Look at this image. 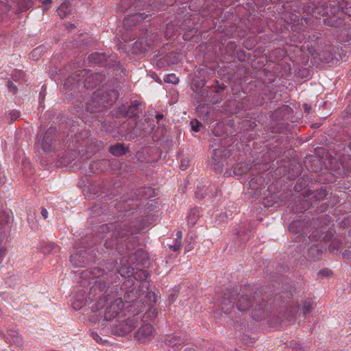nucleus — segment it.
Here are the masks:
<instances>
[{
	"label": "nucleus",
	"instance_id": "obj_1",
	"mask_svg": "<svg viewBox=\"0 0 351 351\" xmlns=\"http://www.w3.org/2000/svg\"><path fill=\"white\" fill-rule=\"evenodd\" d=\"M102 81V76L98 73H93L90 70L83 69L69 76L64 83L65 89H79L81 85L86 89H92L99 84Z\"/></svg>",
	"mask_w": 351,
	"mask_h": 351
},
{
	"label": "nucleus",
	"instance_id": "obj_2",
	"mask_svg": "<svg viewBox=\"0 0 351 351\" xmlns=\"http://www.w3.org/2000/svg\"><path fill=\"white\" fill-rule=\"evenodd\" d=\"M108 288L109 285L106 281L102 280H96L90 288L88 292L89 300L92 302L95 301L100 304L103 298H106V293Z\"/></svg>",
	"mask_w": 351,
	"mask_h": 351
},
{
	"label": "nucleus",
	"instance_id": "obj_3",
	"mask_svg": "<svg viewBox=\"0 0 351 351\" xmlns=\"http://www.w3.org/2000/svg\"><path fill=\"white\" fill-rule=\"evenodd\" d=\"M258 299V301L262 300L257 292L242 293L239 294L236 305L240 311H245L253 307Z\"/></svg>",
	"mask_w": 351,
	"mask_h": 351
},
{
	"label": "nucleus",
	"instance_id": "obj_4",
	"mask_svg": "<svg viewBox=\"0 0 351 351\" xmlns=\"http://www.w3.org/2000/svg\"><path fill=\"white\" fill-rule=\"evenodd\" d=\"M57 137V130L55 128L50 127L40 138V147L45 153L54 152Z\"/></svg>",
	"mask_w": 351,
	"mask_h": 351
},
{
	"label": "nucleus",
	"instance_id": "obj_5",
	"mask_svg": "<svg viewBox=\"0 0 351 351\" xmlns=\"http://www.w3.org/2000/svg\"><path fill=\"white\" fill-rule=\"evenodd\" d=\"M137 320L135 316L119 322L114 325L112 332L115 335L123 336L130 332L136 326Z\"/></svg>",
	"mask_w": 351,
	"mask_h": 351
},
{
	"label": "nucleus",
	"instance_id": "obj_6",
	"mask_svg": "<svg viewBox=\"0 0 351 351\" xmlns=\"http://www.w3.org/2000/svg\"><path fill=\"white\" fill-rule=\"evenodd\" d=\"M155 329L150 324L142 325L134 333V339L140 343H145L154 337Z\"/></svg>",
	"mask_w": 351,
	"mask_h": 351
},
{
	"label": "nucleus",
	"instance_id": "obj_7",
	"mask_svg": "<svg viewBox=\"0 0 351 351\" xmlns=\"http://www.w3.org/2000/svg\"><path fill=\"white\" fill-rule=\"evenodd\" d=\"M143 295V293L141 290L134 287L131 290L126 291L124 294L123 298L126 303H131L134 305H137L138 307H140L137 311L138 313L143 308L142 302L143 299L141 298Z\"/></svg>",
	"mask_w": 351,
	"mask_h": 351
},
{
	"label": "nucleus",
	"instance_id": "obj_8",
	"mask_svg": "<svg viewBox=\"0 0 351 351\" xmlns=\"http://www.w3.org/2000/svg\"><path fill=\"white\" fill-rule=\"evenodd\" d=\"M104 143L101 141H95L91 142L86 149H82L79 152V155L80 156L79 160L82 162V160L91 157L97 152L102 149Z\"/></svg>",
	"mask_w": 351,
	"mask_h": 351
},
{
	"label": "nucleus",
	"instance_id": "obj_9",
	"mask_svg": "<svg viewBox=\"0 0 351 351\" xmlns=\"http://www.w3.org/2000/svg\"><path fill=\"white\" fill-rule=\"evenodd\" d=\"M99 93H95L92 97V102L88 104L86 110L87 112L93 114L99 112H102L106 108L104 105V100L103 98H99Z\"/></svg>",
	"mask_w": 351,
	"mask_h": 351
},
{
	"label": "nucleus",
	"instance_id": "obj_10",
	"mask_svg": "<svg viewBox=\"0 0 351 351\" xmlns=\"http://www.w3.org/2000/svg\"><path fill=\"white\" fill-rule=\"evenodd\" d=\"M136 229L127 223L114 225L113 235L116 237L123 238L135 233Z\"/></svg>",
	"mask_w": 351,
	"mask_h": 351
},
{
	"label": "nucleus",
	"instance_id": "obj_11",
	"mask_svg": "<svg viewBox=\"0 0 351 351\" xmlns=\"http://www.w3.org/2000/svg\"><path fill=\"white\" fill-rule=\"evenodd\" d=\"M234 297L232 292L228 291L224 293L220 306L221 311L226 313L229 314L234 307Z\"/></svg>",
	"mask_w": 351,
	"mask_h": 351
},
{
	"label": "nucleus",
	"instance_id": "obj_12",
	"mask_svg": "<svg viewBox=\"0 0 351 351\" xmlns=\"http://www.w3.org/2000/svg\"><path fill=\"white\" fill-rule=\"evenodd\" d=\"M265 308V302L263 299L259 301H256L254 304V308L252 312V317L257 321L264 319L267 314Z\"/></svg>",
	"mask_w": 351,
	"mask_h": 351
},
{
	"label": "nucleus",
	"instance_id": "obj_13",
	"mask_svg": "<svg viewBox=\"0 0 351 351\" xmlns=\"http://www.w3.org/2000/svg\"><path fill=\"white\" fill-rule=\"evenodd\" d=\"M145 13H136L130 16L125 17L123 20V26L126 28L130 27L132 25H136L137 23L144 21L147 17Z\"/></svg>",
	"mask_w": 351,
	"mask_h": 351
},
{
	"label": "nucleus",
	"instance_id": "obj_14",
	"mask_svg": "<svg viewBox=\"0 0 351 351\" xmlns=\"http://www.w3.org/2000/svg\"><path fill=\"white\" fill-rule=\"evenodd\" d=\"M331 221L328 215H323L317 217H313L308 222V225L314 228L328 226Z\"/></svg>",
	"mask_w": 351,
	"mask_h": 351
},
{
	"label": "nucleus",
	"instance_id": "obj_15",
	"mask_svg": "<svg viewBox=\"0 0 351 351\" xmlns=\"http://www.w3.org/2000/svg\"><path fill=\"white\" fill-rule=\"evenodd\" d=\"M221 155V151L220 149H215L213 153V168L215 170V173L219 174L223 172V162L222 158L219 157Z\"/></svg>",
	"mask_w": 351,
	"mask_h": 351
},
{
	"label": "nucleus",
	"instance_id": "obj_16",
	"mask_svg": "<svg viewBox=\"0 0 351 351\" xmlns=\"http://www.w3.org/2000/svg\"><path fill=\"white\" fill-rule=\"evenodd\" d=\"M307 225H308V221H306V219L295 220L289 224V230L293 234H297L302 230Z\"/></svg>",
	"mask_w": 351,
	"mask_h": 351
},
{
	"label": "nucleus",
	"instance_id": "obj_17",
	"mask_svg": "<svg viewBox=\"0 0 351 351\" xmlns=\"http://www.w3.org/2000/svg\"><path fill=\"white\" fill-rule=\"evenodd\" d=\"M110 152L115 156H121L128 152V149L123 144L117 143L116 145L110 146Z\"/></svg>",
	"mask_w": 351,
	"mask_h": 351
},
{
	"label": "nucleus",
	"instance_id": "obj_18",
	"mask_svg": "<svg viewBox=\"0 0 351 351\" xmlns=\"http://www.w3.org/2000/svg\"><path fill=\"white\" fill-rule=\"evenodd\" d=\"M85 251H80L79 253L72 254L70 257L71 261L77 267H82V264L85 263Z\"/></svg>",
	"mask_w": 351,
	"mask_h": 351
},
{
	"label": "nucleus",
	"instance_id": "obj_19",
	"mask_svg": "<svg viewBox=\"0 0 351 351\" xmlns=\"http://www.w3.org/2000/svg\"><path fill=\"white\" fill-rule=\"evenodd\" d=\"M305 194L307 196L314 194L312 198L315 199L316 201H319L324 199L328 195V192L326 189L322 188L319 190H316L315 192H313L310 189H307L305 191Z\"/></svg>",
	"mask_w": 351,
	"mask_h": 351
},
{
	"label": "nucleus",
	"instance_id": "obj_20",
	"mask_svg": "<svg viewBox=\"0 0 351 351\" xmlns=\"http://www.w3.org/2000/svg\"><path fill=\"white\" fill-rule=\"evenodd\" d=\"M71 3L68 0H64L57 9V13L61 19L66 16L70 12Z\"/></svg>",
	"mask_w": 351,
	"mask_h": 351
},
{
	"label": "nucleus",
	"instance_id": "obj_21",
	"mask_svg": "<svg viewBox=\"0 0 351 351\" xmlns=\"http://www.w3.org/2000/svg\"><path fill=\"white\" fill-rule=\"evenodd\" d=\"M88 60L95 64H101L106 61V56L103 53H94L88 56Z\"/></svg>",
	"mask_w": 351,
	"mask_h": 351
},
{
	"label": "nucleus",
	"instance_id": "obj_22",
	"mask_svg": "<svg viewBox=\"0 0 351 351\" xmlns=\"http://www.w3.org/2000/svg\"><path fill=\"white\" fill-rule=\"evenodd\" d=\"M251 167L249 166L246 162H241L237 165L234 171L235 176H244L247 173V170L250 169Z\"/></svg>",
	"mask_w": 351,
	"mask_h": 351
},
{
	"label": "nucleus",
	"instance_id": "obj_23",
	"mask_svg": "<svg viewBox=\"0 0 351 351\" xmlns=\"http://www.w3.org/2000/svg\"><path fill=\"white\" fill-rule=\"evenodd\" d=\"M132 276L136 280L144 281L148 278L149 274L147 271L140 269L138 271H136V272L133 271Z\"/></svg>",
	"mask_w": 351,
	"mask_h": 351
},
{
	"label": "nucleus",
	"instance_id": "obj_24",
	"mask_svg": "<svg viewBox=\"0 0 351 351\" xmlns=\"http://www.w3.org/2000/svg\"><path fill=\"white\" fill-rule=\"evenodd\" d=\"M110 306H111V308L113 310V313L116 311L119 313L123 309L124 303L121 298H117Z\"/></svg>",
	"mask_w": 351,
	"mask_h": 351
},
{
	"label": "nucleus",
	"instance_id": "obj_25",
	"mask_svg": "<svg viewBox=\"0 0 351 351\" xmlns=\"http://www.w3.org/2000/svg\"><path fill=\"white\" fill-rule=\"evenodd\" d=\"M339 6L346 14L351 16V0H342Z\"/></svg>",
	"mask_w": 351,
	"mask_h": 351
},
{
	"label": "nucleus",
	"instance_id": "obj_26",
	"mask_svg": "<svg viewBox=\"0 0 351 351\" xmlns=\"http://www.w3.org/2000/svg\"><path fill=\"white\" fill-rule=\"evenodd\" d=\"M308 177H300L295 186V189L298 191H302L308 185Z\"/></svg>",
	"mask_w": 351,
	"mask_h": 351
},
{
	"label": "nucleus",
	"instance_id": "obj_27",
	"mask_svg": "<svg viewBox=\"0 0 351 351\" xmlns=\"http://www.w3.org/2000/svg\"><path fill=\"white\" fill-rule=\"evenodd\" d=\"M263 177H253L249 182V186L252 189H258V185H261L263 182Z\"/></svg>",
	"mask_w": 351,
	"mask_h": 351
},
{
	"label": "nucleus",
	"instance_id": "obj_28",
	"mask_svg": "<svg viewBox=\"0 0 351 351\" xmlns=\"http://www.w3.org/2000/svg\"><path fill=\"white\" fill-rule=\"evenodd\" d=\"M119 313L117 311L113 313V310L111 308V306H109L105 311L104 318L106 321H110L116 317Z\"/></svg>",
	"mask_w": 351,
	"mask_h": 351
},
{
	"label": "nucleus",
	"instance_id": "obj_29",
	"mask_svg": "<svg viewBox=\"0 0 351 351\" xmlns=\"http://www.w3.org/2000/svg\"><path fill=\"white\" fill-rule=\"evenodd\" d=\"M164 81L167 83H171L173 84H176L179 82V78L174 73H170L164 77Z\"/></svg>",
	"mask_w": 351,
	"mask_h": 351
},
{
	"label": "nucleus",
	"instance_id": "obj_30",
	"mask_svg": "<svg viewBox=\"0 0 351 351\" xmlns=\"http://www.w3.org/2000/svg\"><path fill=\"white\" fill-rule=\"evenodd\" d=\"M118 272L119 273V274L121 276H123V277L128 276V277H129V276H132V274H133V269H131L130 267H121L118 270Z\"/></svg>",
	"mask_w": 351,
	"mask_h": 351
},
{
	"label": "nucleus",
	"instance_id": "obj_31",
	"mask_svg": "<svg viewBox=\"0 0 351 351\" xmlns=\"http://www.w3.org/2000/svg\"><path fill=\"white\" fill-rule=\"evenodd\" d=\"M313 308V302L311 300H305L304 302L302 311L303 313L306 315L309 313Z\"/></svg>",
	"mask_w": 351,
	"mask_h": 351
},
{
	"label": "nucleus",
	"instance_id": "obj_32",
	"mask_svg": "<svg viewBox=\"0 0 351 351\" xmlns=\"http://www.w3.org/2000/svg\"><path fill=\"white\" fill-rule=\"evenodd\" d=\"M181 341H182L180 339H177L176 337L167 338L165 340V344L168 346H171V347H173L178 344H180Z\"/></svg>",
	"mask_w": 351,
	"mask_h": 351
},
{
	"label": "nucleus",
	"instance_id": "obj_33",
	"mask_svg": "<svg viewBox=\"0 0 351 351\" xmlns=\"http://www.w3.org/2000/svg\"><path fill=\"white\" fill-rule=\"evenodd\" d=\"M136 257H142V261H141L143 265L145 264L147 261V254L141 249L138 250L135 254Z\"/></svg>",
	"mask_w": 351,
	"mask_h": 351
},
{
	"label": "nucleus",
	"instance_id": "obj_34",
	"mask_svg": "<svg viewBox=\"0 0 351 351\" xmlns=\"http://www.w3.org/2000/svg\"><path fill=\"white\" fill-rule=\"evenodd\" d=\"M8 115L10 117V122H14V121H16L20 117L21 112H20V111H19L17 110H13L9 112Z\"/></svg>",
	"mask_w": 351,
	"mask_h": 351
},
{
	"label": "nucleus",
	"instance_id": "obj_35",
	"mask_svg": "<svg viewBox=\"0 0 351 351\" xmlns=\"http://www.w3.org/2000/svg\"><path fill=\"white\" fill-rule=\"evenodd\" d=\"M339 247H340L339 242L337 240H334L328 245V250L330 252H333L336 250H338L339 249Z\"/></svg>",
	"mask_w": 351,
	"mask_h": 351
},
{
	"label": "nucleus",
	"instance_id": "obj_36",
	"mask_svg": "<svg viewBox=\"0 0 351 351\" xmlns=\"http://www.w3.org/2000/svg\"><path fill=\"white\" fill-rule=\"evenodd\" d=\"M157 314L158 312L155 308H149L148 311H146L145 315L146 316L147 318L153 319L156 317Z\"/></svg>",
	"mask_w": 351,
	"mask_h": 351
},
{
	"label": "nucleus",
	"instance_id": "obj_37",
	"mask_svg": "<svg viewBox=\"0 0 351 351\" xmlns=\"http://www.w3.org/2000/svg\"><path fill=\"white\" fill-rule=\"evenodd\" d=\"M101 229L102 232H108L110 230L114 229V225L112 223L110 224H106L101 226Z\"/></svg>",
	"mask_w": 351,
	"mask_h": 351
},
{
	"label": "nucleus",
	"instance_id": "obj_38",
	"mask_svg": "<svg viewBox=\"0 0 351 351\" xmlns=\"http://www.w3.org/2000/svg\"><path fill=\"white\" fill-rule=\"evenodd\" d=\"M43 51L42 47H37L34 49L31 53H30V57L31 58L34 59L35 57H36V55L40 53Z\"/></svg>",
	"mask_w": 351,
	"mask_h": 351
},
{
	"label": "nucleus",
	"instance_id": "obj_39",
	"mask_svg": "<svg viewBox=\"0 0 351 351\" xmlns=\"http://www.w3.org/2000/svg\"><path fill=\"white\" fill-rule=\"evenodd\" d=\"M8 87L9 90L13 93H15L17 90V87L16 85L14 84L12 82L9 81L8 82Z\"/></svg>",
	"mask_w": 351,
	"mask_h": 351
},
{
	"label": "nucleus",
	"instance_id": "obj_40",
	"mask_svg": "<svg viewBox=\"0 0 351 351\" xmlns=\"http://www.w3.org/2000/svg\"><path fill=\"white\" fill-rule=\"evenodd\" d=\"M192 124V130L196 132L199 131V126L200 123L199 121H196L195 123H193V121H191Z\"/></svg>",
	"mask_w": 351,
	"mask_h": 351
},
{
	"label": "nucleus",
	"instance_id": "obj_41",
	"mask_svg": "<svg viewBox=\"0 0 351 351\" xmlns=\"http://www.w3.org/2000/svg\"><path fill=\"white\" fill-rule=\"evenodd\" d=\"M319 274H321V275L325 276H329L332 274V271L328 269H322L319 272Z\"/></svg>",
	"mask_w": 351,
	"mask_h": 351
},
{
	"label": "nucleus",
	"instance_id": "obj_42",
	"mask_svg": "<svg viewBox=\"0 0 351 351\" xmlns=\"http://www.w3.org/2000/svg\"><path fill=\"white\" fill-rule=\"evenodd\" d=\"M176 237H177V238L176 239V243H178V245H181L182 232L181 231L178 232Z\"/></svg>",
	"mask_w": 351,
	"mask_h": 351
},
{
	"label": "nucleus",
	"instance_id": "obj_43",
	"mask_svg": "<svg viewBox=\"0 0 351 351\" xmlns=\"http://www.w3.org/2000/svg\"><path fill=\"white\" fill-rule=\"evenodd\" d=\"M343 258H350L351 259V250H346L343 254Z\"/></svg>",
	"mask_w": 351,
	"mask_h": 351
},
{
	"label": "nucleus",
	"instance_id": "obj_44",
	"mask_svg": "<svg viewBox=\"0 0 351 351\" xmlns=\"http://www.w3.org/2000/svg\"><path fill=\"white\" fill-rule=\"evenodd\" d=\"M181 245H178V243H176L173 245H169V247L172 249L173 251H177L180 249Z\"/></svg>",
	"mask_w": 351,
	"mask_h": 351
},
{
	"label": "nucleus",
	"instance_id": "obj_45",
	"mask_svg": "<svg viewBox=\"0 0 351 351\" xmlns=\"http://www.w3.org/2000/svg\"><path fill=\"white\" fill-rule=\"evenodd\" d=\"M47 210L45 208H42V210H41V215L43 217L44 219H47Z\"/></svg>",
	"mask_w": 351,
	"mask_h": 351
},
{
	"label": "nucleus",
	"instance_id": "obj_46",
	"mask_svg": "<svg viewBox=\"0 0 351 351\" xmlns=\"http://www.w3.org/2000/svg\"><path fill=\"white\" fill-rule=\"evenodd\" d=\"M318 250H319L318 247L317 245H313V246H311V248L309 249V252L313 253L314 252H318Z\"/></svg>",
	"mask_w": 351,
	"mask_h": 351
},
{
	"label": "nucleus",
	"instance_id": "obj_47",
	"mask_svg": "<svg viewBox=\"0 0 351 351\" xmlns=\"http://www.w3.org/2000/svg\"><path fill=\"white\" fill-rule=\"evenodd\" d=\"M164 117V115L162 114H158L156 115V119L158 120H161Z\"/></svg>",
	"mask_w": 351,
	"mask_h": 351
},
{
	"label": "nucleus",
	"instance_id": "obj_48",
	"mask_svg": "<svg viewBox=\"0 0 351 351\" xmlns=\"http://www.w3.org/2000/svg\"><path fill=\"white\" fill-rule=\"evenodd\" d=\"M184 351H196V350L194 348H189L185 349Z\"/></svg>",
	"mask_w": 351,
	"mask_h": 351
},
{
	"label": "nucleus",
	"instance_id": "obj_49",
	"mask_svg": "<svg viewBox=\"0 0 351 351\" xmlns=\"http://www.w3.org/2000/svg\"><path fill=\"white\" fill-rule=\"evenodd\" d=\"M52 0H45L44 3L45 4H49L51 3Z\"/></svg>",
	"mask_w": 351,
	"mask_h": 351
},
{
	"label": "nucleus",
	"instance_id": "obj_50",
	"mask_svg": "<svg viewBox=\"0 0 351 351\" xmlns=\"http://www.w3.org/2000/svg\"><path fill=\"white\" fill-rule=\"evenodd\" d=\"M5 250L4 248L1 249V250H0V254H1V255H2L3 254H4Z\"/></svg>",
	"mask_w": 351,
	"mask_h": 351
},
{
	"label": "nucleus",
	"instance_id": "obj_51",
	"mask_svg": "<svg viewBox=\"0 0 351 351\" xmlns=\"http://www.w3.org/2000/svg\"><path fill=\"white\" fill-rule=\"evenodd\" d=\"M115 207L120 211H122V210L121 209L120 206L118 205V204H115Z\"/></svg>",
	"mask_w": 351,
	"mask_h": 351
},
{
	"label": "nucleus",
	"instance_id": "obj_52",
	"mask_svg": "<svg viewBox=\"0 0 351 351\" xmlns=\"http://www.w3.org/2000/svg\"><path fill=\"white\" fill-rule=\"evenodd\" d=\"M14 343H20V341H19V337H16V340H14Z\"/></svg>",
	"mask_w": 351,
	"mask_h": 351
},
{
	"label": "nucleus",
	"instance_id": "obj_53",
	"mask_svg": "<svg viewBox=\"0 0 351 351\" xmlns=\"http://www.w3.org/2000/svg\"><path fill=\"white\" fill-rule=\"evenodd\" d=\"M145 49H146V48H145V47H142V50H145Z\"/></svg>",
	"mask_w": 351,
	"mask_h": 351
}]
</instances>
